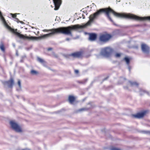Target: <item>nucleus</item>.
<instances>
[{
    "label": "nucleus",
    "mask_w": 150,
    "mask_h": 150,
    "mask_svg": "<svg viewBox=\"0 0 150 150\" xmlns=\"http://www.w3.org/2000/svg\"><path fill=\"white\" fill-rule=\"evenodd\" d=\"M52 48H48V49H47V50H48V51H50V50H52Z\"/></svg>",
    "instance_id": "27"
},
{
    "label": "nucleus",
    "mask_w": 150,
    "mask_h": 150,
    "mask_svg": "<svg viewBox=\"0 0 150 150\" xmlns=\"http://www.w3.org/2000/svg\"><path fill=\"white\" fill-rule=\"evenodd\" d=\"M10 15L13 18H15V21L17 22L18 23V21H19V20L17 18H16V14H13L12 13H11Z\"/></svg>",
    "instance_id": "14"
},
{
    "label": "nucleus",
    "mask_w": 150,
    "mask_h": 150,
    "mask_svg": "<svg viewBox=\"0 0 150 150\" xmlns=\"http://www.w3.org/2000/svg\"><path fill=\"white\" fill-rule=\"evenodd\" d=\"M5 83L7 84L9 87H11L14 83L13 80L12 79H11L10 80L6 82Z\"/></svg>",
    "instance_id": "12"
},
{
    "label": "nucleus",
    "mask_w": 150,
    "mask_h": 150,
    "mask_svg": "<svg viewBox=\"0 0 150 150\" xmlns=\"http://www.w3.org/2000/svg\"><path fill=\"white\" fill-rule=\"evenodd\" d=\"M110 150H120V149L113 147L110 149Z\"/></svg>",
    "instance_id": "21"
},
{
    "label": "nucleus",
    "mask_w": 150,
    "mask_h": 150,
    "mask_svg": "<svg viewBox=\"0 0 150 150\" xmlns=\"http://www.w3.org/2000/svg\"><path fill=\"white\" fill-rule=\"evenodd\" d=\"M21 150H30L29 149H22Z\"/></svg>",
    "instance_id": "28"
},
{
    "label": "nucleus",
    "mask_w": 150,
    "mask_h": 150,
    "mask_svg": "<svg viewBox=\"0 0 150 150\" xmlns=\"http://www.w3.org/2000/svg\"><path fill=\"white\" fill-rule=\"evenodd\" d=\"M16 54L18 56V53L17 52L16 53Z\"/></svg>",
    "instance_id": "30"
},
{
    "label": "nucleus",
    "mask_w": 150,
    "mask_h": 150,
    "mask_svg": "<svg viewBox=\"0 0 150 150\" xmlns=\"http://www.w3.org/2000/svg\"><path fill=\"white\" fill-rule=\"evenodd\" d=\"M10 124L11 127L16 132H21L23 130L20 126L15 121H11L10 122Z\"/></svg>",
    "instance_id": "4"
},
{
    "label": "nucleus",
    "mask_w": 150,
    "mask_h": 150,
    "mask_svg": "<svg viewBox=\"0 0 150 150\" xmlns=\"http://www.w3.org/2000/svg\"><path fill=\"white\" fill-rule=\"evenodd\" d=\"M71 55L74 57H80L82 56V53L80 52H76L72 53Z\"/></svg>",
    "instance_id": "10"
},
{
    "label": "nucleus",
    "mask_w": 150,
    "mask_h": 150,
    "mask_svg": "<svg viewBox=\"0 0 150 150\" xmlns=\"http://www.w3.org/2000/svg\"><path fill=\"white\" fill-rule=\"evenodd\" d=\"M0 18L1 20V21L3 24L4 25L8 30L12 31V32L14 33V32H15L16 30L12 29L11 28L7 23L5 19L3 17L2 15V14L1 11H0Z\"/></svg>",
    "instance_id": "6"
},
{
    "label": "nucleus",
    "mask_w": 150,
    "mask_h": 150,
    "mask_svg": "<svg viewBox=\"0 0 150 150\" xmlns=\"http://www.w3.org/2000/svg\"><path fill=\"white\" fill-rule=\"evenodd\" d=\"M51 6L52 7H52V5H51Z\"/></svg>",
    "instance_id": "33"
},
{
    "label": "nucleus",
    "mask_w": 150,
    "mask_h": 150,
    "mask_svg": "<svg viewBox=\"0 0 150 150\" xmlns=\"http://www.w3.org/2000/svg\"><path fill=\"white\" fill-rule=\"evenodd\" d=\"M20 21V22H21V23H22V21Z\"/></svg>",
    "instance_id": "31"
},
{
    "label": "nucleus",
    "mask_w": 150,
    "mask_h": 150,
    "mask_svg": "<svg viewBox=\"0 0 150 150\" xmlns=\"http://www.w3.org/2000/svg\"><path fill=\"white\" fill-rule=\"evenodd\" d=\"M141 48L142 51L146 54H148L150 51L149 47L146 44H142L141 45Z\"/></svg>",
    "instance_id": "7"
},
{
    "label": "nucleus",
    "mask_w": 150,
    "mask_h": 150,
    "mask_svg": "<svg viewBox=\"0 0 150 150\" xmlns=\"http://www.w3.org/2000/svg\"><path fill=\"white\" fill-rule=\"evenodd\" d=\"M69 38H67L66 39V40L67 41H69Z\"/></svg>",
    "instance_id": "29"
},
{
    "label": "nucleus",
    "mask_w": 150,
    "mask_h": 150,
    "mask_svg": "<svg viewBox=\"0 0 150 150\" xmlns=\"http://www.w3.org/2000/svg\"><path fill=\"white\" fill-rule=\"evenodd\" d=\"M37 60L38 61L40 62L41 63H43L44 62V61L42 59L39 57H37Z\"/></svg>",
    "instance_id": "20"
},
{
    "label": "nucleus",
    "mask_w": 150,
    "mask_h": 150,
    "mask_svg": "<svg viewBox=\"0 0 150 150\" xmlns=\"http://www.w3.org/2000/svg\"><path fill=\"white\" fill-rule=\"evenodd\" d=\"M97 35L96 34H91L89 35V40L91 41H94L96 39Z\"/></svg>",
    "instance_id": "11"
},
{
    "label": "nucleus",
    "mask_w": 150,
    "mask_h": 150,
    "mask_svg": "<svg viewBox=\"0 0 150 150\" xmlns=\"http://www.w3.org/2000/svg\"><path fill=\"white\" fill-rule=\"evenodd\" d=\"M124 59L126 62V63L128 65L129 63V59L127 57H125L124 58Z\"/></svg>",
    "instance_id": "17"
},
{
    "label": "nucleus",
    "mask_w": 150,
    "mask_h": 150,
    "mask_svg": "<svg viewBox=\"0 0 150 150\" xmlns=\"http://www.w3.org/2000/svg\"><path fill=\"white\" fill-rule=\"evenodd\" d=\"M18 84L19 86L20 89H21V81L20 80H18Z\"/></svg>",
    "instance_id": "22"
},
{
    "label": "nucleus",
    "mask_w": 150,
    "mask_h": 150,
    "mask_svg": "<svg viewBox=\"0 0 150 150\" xmlns=\"http://www.w3.org/2000/svg\"><path fill=\"white\" fill-rule=\"evenodd\" d=\"M84 109V108H81L79 110V111H81L83 110Z\"/></svg>",
    "instance_id": "26"
},
{
    "label": "nucleus",
    "mask_w": 150,
    "mask_h": 150,
    "mask_svg": "<svg viewBox=\"0 0 150 150\" xmlns=\"http://www.w3.org/2000/svg\"><path fill=\"white\" fill-rule=\"evenodd\" d=\"M111 36L109 34H102L99 37L100 40L102 42H106L111 38Z\"/></svg>",
    "instance_id": "5"
},
{
    "label": "nucleus",
    "mask_w": 150,
    "mask_h": 150,
    "mask_svg": "<svg viewBox=\"0 0 150 150\" xmlns=\"http://www.w3.org/2000/svg\"><path fill=\"white\" fill-rule=\"evenodd\" d=\"M125 18H130L139 21L149 20L150 21V16L140 17L130 13H125Z\"/></svg>",
    "instance_id": "2"
},
{
    "label": "nucleus",
    "mask_w": 150,
    "mask_h": 150,
    "mask_svg": "<svg viewBox=\"0 0 150 150\" xmlns=\"http://www.w3.org/2000/svg\"><path fill=\"white\" fill-rule=\"evenodd\" d=\"M75 72L76 74H77L79 72V71L77 70H75Z\"/></svg>",
    "instance_id": "24"
},
{
    "label": "nucleus",
    "mask_w": 150,
    "mask_h": 150,
    "mask_svg": "<svg viewBox=\"0 0 150 150\" xmlns=\"http://www.w3.org/2000/svg\"><path fill=\"white\" fill-rule=\"evenodd\" d=\"M102 12H104V8L100 9L96 13L90 15L89 18V20L83 25H72L70 26H69L67 27H60L57 28H53L50 30L45 29L43 31L44 32H51V33L45 34L40 37H35L31 36L29 37L28 36H25V35L21 34L17 32V29H16L14 33L18 36L21 38L26 39H30L33 40H38L46 38L47 37H50L52 35L55 33H60L66 35L71 34V31L77 29H81L86 27V26L91 25L94 19L100 15Z\"/></svg>",
    "instance_id": "1"
},
{
    "label": "nucleus",
    "mask_w": 150,
    "mask_h": 150,
    "mask_svg": "<svg viewBox=\"0 0 150 150\" xmlns=\"http://www.w3.org/2000/svg\"><path fill=\"white\" fill-rule=\"evenodd\" d=\"M140 94H141V95H142L143 94L142 93V92H143V93H145V91L142 89H140Z\"/></svg>",
    "instance_id": "23"
},
{
    "label": "nucleus",
    "mask_w": 150,
    "mask_h": 150,
    "mask_svg": "<svg viewBox=\"0 0 150 150\" xmlns=\"http://www.w3.org/2000/svg\"><path fill=\"white\" fill-rule=\"evenodd\" d=\"M13 46L14 47H15V45H14V44H13Z\"/></svg>",
    "instance_id": "32"
},
{
    "label": "nucleus",
    "mask_w": 150,
    "mask_h": 150,
    "mask_svg": "<svg viewBox=\"0 0 150 150\" xmlns=\"http://www.w3.org/2000/svg\"><path fill=\"white\" fill-rule=\"evenodd\" d=\"M69 100L70 103L72 104L73 102L74 101L75 98L74 97L72 96H70L69 97Z\"/></svg>",
    "instance_id": "13"
},
{
    "label": "nucleus",
    "mask_w": 150,
    "mask_h": 150,
    "mask_svg": "<svg viewBox=\"0 0 150 150\" xmlns=\"http://www.w3.org/2000/svg\"><path fill=\"white\" fill-rule=\"evenodd\" d=\"M0 49L3 52L5 51L4 47L3 44L0 45Z\"/></svg>",
    "instance_id": "18"
},
{
    "label": "nucleus",
    "mask_w": 150,
    "mask_h": 150,
    "mask_svg": "<svg viewBox=\"0 0 150 150\" xmlns=\"http://www.w3.org/2000/svg\"><path fill=\"white\" fill-rule=\"evenodd\" d=\"M121 55V54L120 53H116L114 54V56L116 57H119Z\"/></svg>",
    "instance_id": "19"
},
{
    "label": "nucleus",
    "mask_w": 150,
    "mask_h": 150,
    "mask_svg": "<svg viewBox=\"0 0 150 150\" xmlns=\"http://www.w3.org/2000/svg\"><path fill=\"white\" fill-rule=\"evenodd\" d=\"M146 113L145 111L140 112L137 113L136 115H133V116L136 118H140L142 117Z\"/></svg>",
    "instance_id": "9"
},
{
    "label": "nucleus",
    "mask_w": 150,
    "mask_h": 150,
    "mask_svg": "<svg viewBox=\"0 0 150 150\" xmlns=\"http://www.w3.org/2000/svg\"><path fill=\"white\" fill-rule=\"evenodd\" d=\"M53 1L55 6L54 10H58L62 3V0H53Z\"/></svg>",
    "instance_id": "8"
},
{
    "label": "nucleus",
    "mask_w": 150,
    "mask_h": 150,
    "mask_svg": "<svg viewBox=\"0 0 150 150\" xmlns=\"http://www.w3.org/2000/svg\"><path fill=\"white\" fill-rule=\"evenodd\" d=\"M31 74L33 75H36L38 74V72L34 70H32L30 71Z\"/></svg>",
    "instance_id": "16"
},
{
    "label": "nucleus",
    "mask_w": 150,
    "mask_h": 150,
    "mask_svg": "<svg viewBox=\"0 0 150 150\" xmlns=\"http://www.w3.org/2000/svg\"><path fill=\"white\" fill-rule=\"evenodd\" d=\"M112 51V50L109 47L102 49L100 52V54L106 57H109Z\"/></svg>",
    "instance_id": "3"
},
{
    "label": "nucleus",
    "mask_w": 150,
    "mask_h": 150,
    "mask_svg": "<svg viewBox=\"0 0 150 150\" xmlns=\"http://www.w3.org/2000/svg\"><path fill=\"white\" fill-rule=\"evenodd\" d=\"M145 133L147 134H150V131H146L145 132Z\"/></svg>",
    "instance_id": "25"
},
{
    "label": "nucleus",
    "mask_w": 150,
    "mask_h": 150,
    "mask_svg": "<svg viewBox=\"0 0 150 150\" xmlns=\"http://www.w3.org/2000/svg\"><path fill=\"white\" fill-rule=\"evenodd\" d=\"M129 82L131 84V86H137L138 85V83L135 82H132L130 81Z\"/></svg>",
    "instance_id": "15"
}]
</instances>
